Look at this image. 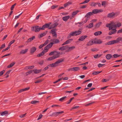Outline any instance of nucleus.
Returning <instances> with one entry per match:
<instances>
[{"instance_id":"1","label":"nucleus","mask_w":122,"mask_h":122,"mask_svg":"<svg viewBox=\"0 0 122 122\" xmlns=\"http://www.w3.org/2000/svg\"><path fill=\"white\" fill-rule=\"evenodd\" d=\"M122 40V38L119 37L116 40H114L113 41H111L108 42L106 43H105V44L106 45H111L117 43L119 42L120 41H121Z\"/></svg>"},{"instance_id":"2","label":"nucleus","mask_w":122,"mask_h":122,"mask_svg":"<svg viewBox=\"0 0 122 122\" xmlns=\"http://www.w3.org/2000/svg\"><path fill=\"white\" fill-rule=\"evenodd\" d=\"M119 14L118 12L114 13L112 12L111 13H109L107 17L109 18H112L117 16Z\"/></svg>"},{"instance_id":"3","label":"nucleus","mask_w":122,"mask_h":122,"mask_svg":"<svg viewBox=\"0 0 122 122\" xmlns=\"http://www.w3.org/2000/svg\"><path fill=\"white\" fill-rule=\"evenodd\" d=\"M41 27H39L38 26H34L31 27V30L33 31H35L36 32H39L40 30Z\"/></svg>"},{"instance_id":"4","label":"nucleus","mask_w":122,"mask_h":122,"mask_svg":"<svg viewBox=\"0 0 122 122\" xmlns=\"http://www.w3.org/2000/svg\"><path fill=\"white\" fill-rule=\"evenodd\" d=\"M64 113L63 111H61V112H54L52 114H51V116H55L56 117Z\"/></svg>"},{"instance_id":"5","label":"nucleus","mask_w":122,"mask_h":122,"mask_svg":"<svg viewBox=\"0 0 122 122\" xmlns=\"http://www.w3.org/2000/svg\"><path fill=\"white\" fill-rule=\"evenodd\" d=\"M111 27H109V30H111L113 29L117 28L116 25V23L113 21L111 22Z\"/></svg>"},{"instance_id":"6","label":"nucleus","mask_w":122,"mask_h":122,"mask_svg":"<svg viewBox=\"0 0 122 122\" xmlns=\"http://www.w3.org/2000/svg\"><path fill=\"white\" fill-rule=\"evenodd\" d=\"M103 11V10L102 9H95L93 10L92 12V14L93 15V14H97L101 12H102Z\"/></svg>"},{"instance_id":"7","label":"nucleus","mask_w":122,"mask_h":122,"mask_svg":"<svg viewBox=\"0 0 122 122\" xmlns=\"http://www.w3.org/2000/svg\"><path fill=\"white\" fill-rule=\"evenodd\" d=\"M56 53L55 56H58V55H60L59 54H60V53L59 51H53L50 52L49 54L50 56H51L53 55H54Z\"/></svg>"},{"instance_id":"8","label":"nucleus","mask_w":122,"mask_h":122,"mask_svg":"<svg viewBox=\"0 0 122 122\" xmlns=\"http://www.w3.org/2000/svg\"><path fill=\"white\" fill-rule=\"evenodd\" d=\"M97 5H98L99 7L101 6V4L99 3H96L94 2H92L90 4V6H92L95 7Z\"/></svg>"},{"instance_id":"9","label":"nucleus","mask_w":122,"mask_h":122,"mask_svg":"<svg viewBox=\"0 0 122 122\" xmlns=\"http://www.w3.org/2000/svg\"><path fill=\"white\" fill-rule=\"evenodd\" d=\"M75 48V46H72L71 47H69L68 46L67 47V50H66L65 51L66 52H70L72 51Z\"/></svg>"},{"instance_id":"10","label":"nucleus","mask_w":122,"mask_h":122,"mask_svg":"<svg viewBox=\"0 0 122 122\" xmlns=\"http://www.w3.org/2000/svg\"><path fill=\"white\" fill-rule=\"evenodd\" d=\"M51 41L52 42V44H57L60 41L57 39H51Z\"/></svg>"},{"instance_id":"11","label":"nucleus","mask_w":122,"mask_h":122,"mask_svg":"<svg viewBox=\"0 0 122 122\" xmlns=\"http://www.w3.org/2000/svg\"><path fill=\"white\" fill-rule=\"evenodd\" d=\"M80 69L79 67H74L72 68L68 69V71H77L79 70Z\"/></svg>"},{"instance_id":"12","label":"nucleus","mask_w":122,"mask_h":122,"mask_svg":"<svg viewBox=\"0 0 122 122\" xmlns=\"http://www.w3.org/2000/svg\"><path fill=\"white\" fill-rule=\"evenodd\" d=\"M50 26V24L49 23H46L42 26V27H41V30H44L45 28H49Z\"/></svg>"},{"instance_id":"13","label":"nucleus","mask_w":122,"mask_h":122,"mask_svg":"<svg viewBox=\"0 0 122 122\" xmlns=\"http://www.w3.org/2000/svg\"><path fill=\"white\" fill-rule=\"evenodd\" d=\"M95 41L94 40H92L89 41L86 44V45L87 46H89L93 45L94 43H95Z\"/></svg>"},{"instance_id":"14","label":"nucleus","mask_w":122,"mask_h":122,"mask_svg":"<svg viewBox=\"0 0 122 122\" xmlns=\"http://www.w3.org/2000/svg\"><path fill=\"white\" fill-rule=\"evenodd\" d=\"M60 55H58V56H53L48 58L47 59L48 61H51L53 60L54 59H55L57 58H58L60 56Z\"/></svg>"},{"instance_id":"15","label":"nucleus","mask_w":122,"mask_h":122,"mask_svg":"<svg viewBox=\"0 0 122 122\" xmlns=\"http://www.w3.org/2000/svg\"><path fill=\"white\" fill-rule=\"evenodd\" d=\"M111 31H110L108 33L109 35H111L112 34H115L117 32V30L116 29H114L111 30Z\"/></svg>"},{"instance_id":"16","label":"nucleus","mask_w":122,"mask_h":122,"mask_svg":"<svg viewBox=\"0 0 122 122\" xmlns=\"http://www.w3.org/2000/svg\"><path fill=\"white\" fill-rule=\"evenodd\" d=\"M72 39H69L67 40L65 42H64L62 44V45L63 46L65 45L70 43L72 41Z\"/></svg>"},{"instance_id":"17","label":"nucleus","mask_w":122,"mask_h":122,"mask_svg":"<svg viewBox=\"0 0 122 122\" xmlns=\"http://www.w3.org/2000/svg\"><path fill=\"white\" fill-rule=\"evenodd\" d=\"M87 37V36L86 35L82 36L79 37L78 39V40L79 41H82L84 40Z\"/></svg>"},{"instance_id":"18","label":"nucleus","mask_w":122,"mask_h":122,"mask_svg":"<svg viewBox=\"0 0 122 122\" xmlns=\"http://www.w3.org/2000/svg\"><path fill=\"white\" fill-rule=\"evenodd\" d=\"M36 50V48L35 47L31 48L30 49V52L31 54H33Z\"/></svg>"},{"instance_id":"19","label":"nucleus","mask_w":122,"mask_h":122,"mask_svg":"<svg viewBox=\"0 0 122 122\" xmlns=\"http://www.w3.org/2000/svg\"><path fill=\"white\" fill-rule=\"evenodd\" d=\"M68 46V45L62 46V47L59 48V50L61 51L65 50L67 49V47Z\"/></svg>"},{"instance_id":"20","label":"nucleus","mask_w":122,"mask_h":122,"mask_svg":"<svg viewBox=\"0 0 122 122\" xmlns=\"http://www.w3.org/2000/svg\"><path fill=\"white\" fill-rule=\"evenodd\" d=\"M33 71H34V73L35 74H37L41 72V69L37 70V69L33 70Z\"/></svg>"},{"instance_id":"21","label":"nucleus","mask_w":122,"mask_h":122,"mask_svg":"<svg viewBox=\"0 0 122 122\" xmlns=\"http://www.w3.org/2000/svg\"><path fill=\"white\" fill-rule=\"evenodd\" d=\"M69 15L63 17H62V20L65 21H66L70 18Z\"/></svg>"},{"instance_id":"22","label":"nucleus","mask_w":122,"mask_h":122,"mask_svg":"<svg viewBox=\"0 0 122 122\" xmlns=\"http://www.w3.org/2000/svg\"><path fill=\"white\" fill-rule=\"evenodd\" d=\"M57 66L58 65L56 62L54 63L49 64L48 66L51 67H55Z\"/></svg>"},{"instance_id":"23","label":"nucleus","mask_w":122,"mask_h":122,"mask_svg":"<svg viewBox=\"0 0 122 122\" xmlns=\"http://www.w3.org/2000/svg\"><path fill=\"white\" fill-rule=\"evenodd\" d=\"M35 38V36H32V37L28 39L27 41V42H29L33 40Z\"/></svg>"},{"instance_id":"24","label":"nucleus","mask_w":122,"mask_h":122,"mask_svg":"<svg viewBox=\"0 0 122 122\" xmlns=\"http://www.w3.org/2000/svg\"><path fill=\"white\" fill-rule=\"evenodd\" d=\"M47 31L43 32V33H41L40 35V36L39 37V38H40L41 37H43L45 36L47 33Z\"/></svg>"},{"instance_id":"25","label":"nucleus","mask_w":122,"mask_h":122,"mask_svg":"<svg viewBox=\"0 0 122 122\" xmlns=\"http://www.w3.org/2000/svg\"><path fill=\"white\" fill-rule=\"evenodd\" d=\"M64 58H61L59 59L58 60L56 61L57 64L60 63L61 62L64 61Z\"/></svg>"},{"instance_id":"26","label":"nucleus","mask_w":122,"mask_h":122,"mask_svg":"<svg viewBox=\"0 0 122 122\" xmlns=\"http://www.w3.org/2000/svg\"><path fill=\"white\" fill-rule=\"evenodd\" d=\"M112 56H113L111 54H107L106 55V57L107 60H109L111 58L113 57Z\"/></svg>"},{"instance_id":"27","label":"nucleus","mask_w":122,"mask_h":122,"mask_svg":"<svg viewBox=\"0 0 122 122\" xmlns=\"http://www.w3.org/2000/svg\"><path fill=\"white\" fill-rule=\"evenodd\" d=\"M45 53L43 51L41 52L40 54H38L37 55V56L38 57H40L44 55Z\"/></svg>"},{"instance_id":"28","label":"nucleus","mask_w":122,"mask_h":122,"mask_svg":"<svg viewBox=\"0 0 122 122\" xmlns=\"http://www.w3.org/2000/svg\"><path fill=\"white\" fill-rule=\"evenodd\" d=\"M28 50V49H25L24 50H22L20 51V54H25L27 52Z\"/></svg>"},{"instance_id":"29","label":"nucleus","mask_w":122,"mask_h":122,"mask_svg":"<svg viewBox=\"0 0 122 122\" xmlns=\"http://www.w3.org/2000/svg\"><path fill=\"white\" fill-rule=\"evenodd\" d=\"M93 15L92 12H89L86 14L85 16V17H90V16Z\"/></svg>"},{"instance_id":"30","label":"nucleus","mask_w":122,"mask_h":122,"mask_svg":"<svg viewBox=\"0 0 122 122\" xmlns=\"http://www.w3.org/2000/svg\"><path fill=\"white\" fill-rule=\"evenodd\" d=\"M102 33V32L101 31H97L94 33V35L95 36H98L100 35Z\"/></svg>"},{"instance_id":"31","label":"nucleus","mask_w":122,"mask_h":122,"mask_svg":"<svg viewBox=\"0 0 122 122\" xmlns=\"http://www.w3.org/2000/svg\"><path fill=\"white\" fill-rule=\"evenodd\" d=\"M8 113V111H5L2 112L1 113V116L6 115Z\"/></svg>"},{"instance_id":"32","label":"nucleus","mask_w":122,"mask_h":122,"mask_svg":"<svg viewBox=\"0 0 122 122\" xmlns=\"http://www.w3.org/2000/svg\"><path fill=\"white\" fill-rule=\"evenodd\" d=\"M79 12L78 10H76V11H74L72 13V16L73 17V16H74L76 15Z\"/></svg>"},{"instance_id":"33","label":"nucleus","mask_w":122,"mask_h":122,"mask_svg":"<svg viewBox=\"0 0 122 122\" xmlns=\"http://www.w3.org/2000/svg\"><path fill=\"white\" fill-rule=\"evenodd\" d=\"M15 62H13L10 64L9 65H8L7 66L8 68H10L13 66L15 64Z\"/></svg>"},{"instance_id":"34","label":"nucleus","mask_w":122,"mask_h":122,"mask_svg":"<svg viewBox=\"0 0 122 122\" xmlns=\"http://www.w3.org/2000/svg\"><path fill=\"white\" fill-rule=\"evenodd\" d=\"M67 97L66 96L64 97L60 98L59 100V101L61 102H62L65 99L67 98Z\"/></svg>"},{"instance_id":"35","label":"nucleus","mask_w":122,"mask_h":122,"mask_svg":"<svg viewBox=\"0 0 122 122\" xmlns=\"http://www.w3.org/2000/svg\"><path fill=\"white\" fill-rule=\"evenodd\" d=\"M74 98V97H72L70 98V100L66 102V103L67 104H70L71 102L72 101Z\"/></svg>"},{"instance_id":"36","label":"nucleus","mask_w":122,"mask_h":122,"mask_svg":"<svg viewBox=\"0 0 122 122\" xmlns=\"http://www.w3.org/2000/svg\"><path fill=\"white\" fill-rule=\"evenodd\" d=\"M93 26V23H91L89 24L88 25L86 26V27H88V28H91Z\"/></svg>"},{"instance_id":"37","label":"nucleus","mask_w":122,"mask_h":122,"mask_svg":"<svg viewBox=\"0 0 122 122\" xmlns=\"http://www.w3.org/2000/svg\"><path fill=\"white\" fill-rule=\"evenodd\" d=\"M102 23L101 22H99L95 26L96 28H98L100 25H101Z\"/></svg>"},{"instance_id":"38","label":"nucleus","mask_w":122,"mask_h":122,"mask_svg":"<svg viewBox=\"0 0 122 122\" xmlns=\"http://www.w3.org/2000/svg\"><path fill=\"white\" fill-rule=\"evenodd\" d=\"M39 102V101H37L35 100L31 102L30 103L31 104H35L38 103Z\"/></svg>"},{"instance_id":"39","label":"nucleus","mask_w":122,"mask_h":122,"mask_svg":"<svg viewBox=\"0 0 122 122\" xmlns=\"http://www.w3.org/2000/svg\"><path fill=\"white\" fill-rule=\"evenodd\" d=\"M102 72V71H94L92 72V75H97L98 74Z\"/></svg>"},{"instance_id":"40","label":"nucleus","mask_w":122,"mask_h":122,"mask_svg":"<svg viewBox=\"0 0 122 122\" xmlns=\"http://www.w3.org/2000/svg\"><path fill=\"white\" fill-rule=\"evenodd\" d=\"M102 41L101 40H99L96 41H95L96 43H95L101 44L102 43Z\"/></svg>"},{"instance_id":"41","label":"nucleus","mask_w":122,"mask_h":122,"mask_svg":"<svg viewBox=\"0 0 122 122\" xmlns=\"http://www.w3.org/2000/svg\"><path fill=\"white\" fill-rule=\"evenodd\" d=\"M120 56V55H118L117 54H114L112 56L114 58H117Z\"/></svg>"},{"instance_id":"42","label":"nucleus","mask_w":122,"mask_h":122,"mask_svg":"<svg viewBox=\"0 0 122 122\" xmlns=\"http://www.w3.org/2000/svg\"><path fill=\"white\" fill-rule=\"evenodd\" d=\"M34 66H26V67L28 69H32L34 68Z\"/></svg>"},{"instance_id":"43","label":"nucleus","mask_w":122,"mask_h":122,"mask_svg":"<svg viewBox=\"0 0 122 122\" xmlns=\"http://www.w3.org/2000/svg\"><path fill=\"white\" fill-rule=\"evenodd\" d=\"M76 35H78L81 34V31L78 30L77 31H75Z\"/></svg>"},{"instance_id":"44","label":"nucleus","mask_w":122,"mask_h":122,"mask_svg":"<svg viewBox=\"0 0 122 122\" xmlns=\"http://www.w3.org/2000/svg\"><path fill=\"white\" fill-rule=\"evenodd\" d=\"M102 55H99L98 54H97L95 55L94 56V57L95 58H99Z\"/></svg>"},{"instance_id":"45","label":"nucleus","mask_w":122,"mask_h":122,"mask_svg":"<svg viewBox=\"0 0 122 122\" xmlns=\"http://www.w3.org/2000/svg\"><path fill=\"white\" fill-rule=\"evenodd\" d=\"M71 35L72 36H76L75 31L72 32H71Z\"/></svg>"},{"instance_id":"46","label":"nucleus","mask_w":122,"mask_h":122,"mask_svg":"<svg viewBox=\"0 0 122 122\" xmlns=\"http://www.w3.org/2000/svg\"><path fill=\"white\" fill-rule=\"evenodd\" d=\"M56 29H52L51 30V31L50 32V33L52 34L56 32Z\"/></svg>"},{"instance_id":"47","label":"nucleus","mask_w":122,"mask_h":122,"mask_svg":"<svg viewBox=\"0 0 122 122\" xmlns=\"http://www.w3.org/2000/svg\"><path fill=\"white\" fill-rule=\"evenodd\" d=\"M111 22L109 23H107L106 25V26L107 27H108L109 28V27H111Z\"/></svg>"},{"instance_id":"48","label":"nucleus","mask_w":122,"mask_h":122,"mask_svg":"<svg viewBox=\"0 0 122 122\" xmlns=\"http://www.w3.org/2000/svg\"><path fill=\"white\" fill-rule=\"evenodd\" d=\"M58 24L57 22H55L54 23V24L53 25H52V26H53V27L54 28L55 27H56L57 25H58Z\"/></svg>"},{"instance_id":"49","label":"nucleus","mask_w":122,"mask_h":122,"mask_svg":"<svg viewBox=\"0 0 122 122\" xmlns=\"http://www.w3.org/2000/svg\"><path fill=\"white\" fill-rule=\"evenodd\" d=\"M44 50L43 51L45 53L47 52L48 51V49L46 46L44 48Z\"/></svg>"},{"instance_id":"50","label":"nucleus","mask_w":122,"mask_h":122,"mask_svg":"<svg viewBox=\"0 0 122 122\" xmlns=\"http://www.w3.org/2000/svg\"><path fill=\"white\" fill-rule=\"evenodd\" d=\"M116 25L117 28V27H119L121 26V23H117V24H116Z\"/></svg>"},{"instance_id":"51","label":"nucleus","mask_w":122,"mask_h":122,"mask_svg":"<svg viewBox=\"0 0 122 122\" xmlns=\"http://www.w3.org/2000/svg\"><path fill=\"white\" fill-rule=\"evenodd\" d=\"M43 79H41V80H38V81H37L35 82V83H40V82H42L43 81Z\"/></svg>"},{"instance_id":"52","label":"nucleus","mask_w":122,"mask_h":122,"mask_svg":"<svg viewBox=\"0 0 122 122\" xmlns=\"http://www.w3.org/2000/svg\"><path fill=\"white\" fill-rule=\"evenodd\" d=\"M5 47V43L2 44L1 45V47H0V50L2 49L4 47Z\"/></svg>"},{"instance_id":"53","label":"nucleus","mask_w":122,"mask_h":122,"mask_svg":"<svg viewBox=\"0 0 122 122\" xmlns=\"http://www.w3.org/2000/svg\"><path fill=\"white\" fill-rule=\"evenodd\" d=\"M109 80L108 79H102V81L103 82H107V81H108Z\"/></svg>"},{"instance_id":"54","label":"nucleus","mask_w":122,"mask_h":122,"mask_svg":"<svg viewBox=\"0 0 122 122\" xmlns=\"http://www.w3.org/2000/svg\"><path fill=\"white\" fill-rule=\"evenodd\" d=\"M52 34V36L53 37H54L56 38L57 37V34L56 32L55 33H53Z\"/></svg>"},{"instance_id":"55","label":"nucleus","mask_w":122,"mask_h":122,"mask_svg":"<svg viewBox=\"0 0 122 122\" xmlns=\"http://www.w3.org/2000/svg\"><path fill=\"white\" fill-rule=\"evenodd\" d=\"M58 5H53L51 6V9H54L58 7Z\"/></svg>"},{"instance_id":"56","label":"nucleus","mask_w":122,"mask_h":122,"mask_svg":"<svg viewBox=\"0 0 122 122\" xmlns=\"http://www.w3.org/2000/svg\"><path fill=\"white\" fill-rule=\"evenodd\" d=\"M5 70H3V71L0 72V76H1L5 72Z\"/></svg>"},{"instance_id":"57","label":"nucleus","mask_w":122,"mask_h":122,"mask_svg":"<svg viewBox=\"0 0 122 122\" xmlns=\"http://www.w3.org/2000/svg\"><path fill=\"white\" fill-rule=\"evenodd\" d=\"M48 40H47L43 44L44 46L46 45L48 43Z\"/></svg>"},{"instance_id":"58","label":"nucleus","mask_w":122,"mask_h":122,"mask_svg":"<svg viewBox=\"0 0 122 122\" xmlns=\"http://www.w3.org/2000/svg\"><path fill=\"white\" fill-rule=\"evenodd\" d=\"M86 18L85 20L84 21V23H86L89 19L90 18V17H86Z\"/></svg>"},{"instance_id":"59","label":"nucleus","mask_w":122,"mask_h":122,"mask_svg":"<svg viewBox=\"0 0 122 122\" xmlns=\"http://www.w3.org/2000/svg\"><path fill=\"white\" fill-rule=\"evenodd\" d=\"M53 45V44L51 42L50 44H48V46H49V47L50 48H51L52 46V45Z\"/></svg>"},{"instance_id":"60","label":"nucleus","mask_w":122,"mask_h":122,"mask_svg":"<svg viewBox=\"0 0 122 122\" xmlns=\"http://www.w3.org/2000/svg\"><path fill=\"white\" fill-rule=\"evenodd\" d=\"M26 113H25V114H21V115H20L19 117H21V118L22 117H24L26 115Z\"/></svg>"},{"instance_id":"61","label":"nucleus","mask_w":122,"mask_h":122,"mask_svg":"<svg viewBox=\"0 0 122 122\" xmlns=\"http://www.w3.org/2000/svg\"><path fill=\"white\" fill-rule=\"evenodd\" d=\"M16 4H14V5L12 6L11 8V10H12L14 8V6Z\"/></svg>"},{"instance_id":"62","label":"nucleus","mask_w":122,"mask_h":122,"mask_svg":"<svg viewBox=\"0 0 122 122\" xmlns=\"http://www.w3.org/2000/svg\"><path fill=\"white\" fill-rule=\"evenodd\" d=\"M11 70H9L5 74V75H9V74L10 73Z\"/></svg>"},{"instance_id":"63","label":"nucleus","mask_w":122,"mask_h":122,"mask_svg":"<svg viewBox=\"0 0 122 122\" xmlns=\"http://www.w3.org/2000/svg\"><path fill=\"white\" fill-rule=\"evenodd\" d=\"M88 96H89V97H92L94 96V95L93 94H91V93L88 94H87Z\"/></svg>"},{"instance_id":"64","label":"nucleus","mask_w":122,"mask_h":122,"mask_svg":"<svg viewBox=\"0 0 122 122\" xmlns=\"http://www.w3.org/2000/svg\"><path fill=\"white\" fill-rule=\"evenodd\" d=\"M122 33V29L120 30H118L117 32V33L118 34Z\"/></svg>"}]
</instances>
